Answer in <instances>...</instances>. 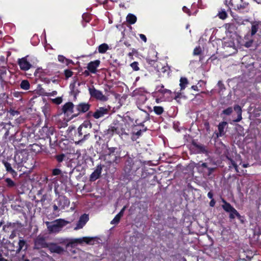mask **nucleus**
Listing matches in <instances>:
<instances>
[{
  "label": "nucleus",
  "instance_id": "nucleus-43",
  "mask_svg": "<svg viewBox=\"0 0 261 261\" xmlns=\"http://www.w3.org/2000/svg\"><path fill=\"white\" fill-rule=\"evenodd\" d=\"M130 66L134 71H137L139 70L140 69V68L139 67V63L138 62L135 61L132 63Z\"/></svg>",
  "mask_w": 261,
  "mask_h": 261
},
{
  "label": "nucleus",
  "instance_id": "nucleus-37",
  "mask_svg": "<svg viewBox=\"0 0 261 261\" xmlns=\"http://www.w3.org/2000/svg\"><path fill=\"white\" fill-rule=\"evenodd\" d=\"M20 87L23 90H29L30 87V85L28 81L23 80L20 84Z\"/></svg>",
  "mask_w": 261,
  "mask_h": 261
},
{
  "label": "nucleus",
  "instance_id": "nucleus-64",
  "mask_svg": "<svg viewBox=\"0 0 261 261\" xmlns=\"http://www.w3.org/2000/svg\"><path fill=\"white\" fill-rule=\"evenodd\" d=\"M0 261H9L7 258H5L2 254H0Z\"/></svg>",
  "mask_w": 261,
  "mask_h": 261
},
{
  "label": "nucleus",
  "instance_id": "nucleus-25",
  "mask_svg": "<svg viewBox=\"0 0 261 261\" xmlns=\"http://www.w3.org/2000/svg\"><path fill=\"white\" fill-rule=\"evenodd\" d=\"M233 110L237 114V118L234 120L235 122H239L242 119V110L241 107L238 105H236L234 106Z\"/></svg>",
  "mask_w": 261,
  "mask_h": 261
},
{
  "label": "nucleus",
  "instance_id": "nucleus-14",
  "mask_svg": "<svg viewBox=\"0 0 261 261\" xmlns=\"http://www.w3.org/2000/svg\"><path fill=\"white\" fill-rule=\"evenodd\" d=\"M47 248L51 253H56L59 254H62L64 251V249L55 243H49Z\"/></svg>",
  "mask_w": 261,
  "mask_h": 261
},
{
  "label": "nucleus",
  "instance_id": "nucleus-55",
  "mask_svg": "<svg viewBox=\"0 0 261 261\" xmlns=\"http://www.w3.org/2000/svg\"><path fill=\"white\" fill-rule=\"evenodd\" d=\"M175 96L174 97V99L176 100L177 101H178V98H179L181 95V93L180 92H174Z\"/></svg>",
  "mask_w": 261,
  "mask_h": 261
},
{
  "label": "nucleus",
  "instance_id": "nucleus-5",
  "mask_svg": "<svg viewBox=\"0 0 261 261\" xmlns=\"http://www.w3.org/2000/svg\"><path fill=\"white\" fill-rule=\"evenodd\" d=\"M40 134L42 138L48 139L50 145H53L51 136H53L55 134V128L53 127H48L44 126L40 131Z\"/></svg>",
  "mask_w": 261,
  "mask_h": 261
},
{
  "label": "nucleus",
  "instance_id": "nucleus-48",
  "mask_svg": "<svg viewBox=\"0 0 261 261\" xmlns=\"http://www.w3.org/2000/svg\"><path fill=\"white\" fill-rule=\"evenodd\" d=\"M202 50L200 46L196 47L193 50L194 55H199L201 54Z\"/></svg>",
  "mask_w": 261,
  "mask_h": 261
},
{
  "label": "nucleus",
  "instance_id": "nucleus-17",
  "mask_svg": "<svg viewBox=\"0 0 261 261\" xmlns=\"http://www.w3.org/2000/svg\"><path fill=\"white\" fill-rule=\"evenodd\" d=\"M100 61L99 60H96L90 62L87 65L88 70L92 73H96L97 71V68L100 65Z\"/></svg>",
  "mask_w": 261,
  "mask_h": 261
},
{
  "label": "nucleus",
  "instance_id": "nucleus-19",
  "mask_svg": "<svg viewBox=\"0 0 261 261\" xmlns=\"http://www.w3.org/2000/svg\"><path fill=\"white\" fill-rule=\"evenodd\" d=\"M48 158L51 160L56 159L58 162L57 167L61 166V163L65 160L66 155L64 153H60L58 154L51 155L50 153H47Z\"/></svg>",
  "mask_w": 261,
  "mask_h": 261
},
{
  "label": "nucleus",
  "instance_id": "nucleus-41",
  "mask_svg": "<svg viewBox=\"0 0 261 261\" xmlns=\"http://www.w3.org/2000/svg\"><path fill=\"white\" fill-rule=\"evenodd\" d=\"M80 126H82V128H85L86 129L88 127L91 128L92 127V124L89 120L84 121Z\"/></svg>",
  "mask_w": 261,
  "mask_h": 261
},
{
  "label": "nucleus",
  "instance_id": "nucleus-44",
  "mask_svg": "<svg viewBox=\"0 0 261 261\" xmlns=\"http://www.w3.org/2000/svg\"><path fill=\"white\" fill-rule=\"evenodd\" d=\"M121 217L118 216L117 214L115 216L114 219L111 221V224H117L119 223L120 220L121 219Z\"/></svg>",
  "mask_w": 261,
  "mask_h": 261
},
{
  "label": "nucleus",
  "instance_id": "nucleus-62",
  "mask_svg": "<svg viewBox=\"0 0 261 261\" xmlns=\"http://www.w3.org/2000/svg\"><path fill=\"white\" fill-rule=\"evenodd\" d=\"M216 204V201L214 199H211L210 202V205L211 207H214Z\"/></svg>",
  "mask_w": 261,
  "mask_h": 261
},
{
  "label": "nucleus",
  "instance_id": "nucleus-11",
  "mask_svg": "<svg viewBox=\"0 0 261 261\" xmlns=\"http://www.w3.org/2000/svg\"><path fill=\"white\" fill-rule=\"evenodd\" d=\"M133 164L128 162L127 164H125L122 173L123 179L124 180H127L128 181L132 179V168Z\"/></svg>",
  "mask_w": 261,
  "mask_h": 261
},
{
  "label": "nucleus",
  "instance_id": "nucleus-38",
  "mask_svg": "<svg viewBox=\"0 0 261 261\" xmlns=\"http://www.w3.org/2000/svg\"><path fill=\"white\" fill-rule=\"evenodd\" d=\"M153 111L156 115H160L164 112V108L161 106H154Z\"/></svg>",
  "mask_w": 261,
  "mask_h": 261
},
{
  "label": "nucleus",
  "instance_id": "nucleus-6",
  "mask_svg": "<svg viewBox=\"0 0 261 261\" xmlns=\"http://www.w3.org/2000/svg\"><path fill=\"white\" fill-rule=\"evenodd\" d=\"M89 92L91 97L97 100H99L103 102L108 100V97L107 96L103 95L101 91L96 89L94 87L89 88Z\"/></svg>",
  "mask_w": 261,
  "mask_h": 261
},
{
  "label": "nucleus",
  "instance_id": "nucleus-61",
  "mask_svg": "<svg viewBox=\"0 0 261 261\" xmlns=\"http://www.w3.org/2000/svg\"><path fill=\"white\" fill-rule=\"evenodd\" d=\"M140 38L143 40L145 42H146L147 41V38L145 36V35H144V34H140Z\"/></svg>",
  "mask_w": 261,
  "mask_h": 261
},
{
  "label": "nucleus",
  "instance_id": "nucleus-35",
  "mask_svg": "<svg viewBox=\"0 0 261 261\" xmlns=\"http://www.w3.org/2000/svg\"><path fill=\"white\" fill-rule=\"evenodd\" d=\"M4 181L6 183V186L8 188H13L16 186V183L10 178H6Z\"/></svg>",
  "mask_w": 261,
  "mask_h": 261
},
{
  "label": "nucleus",
  "instance_id": "nucleus-58",
  "mask_svg": "<svg viewBox=\"0 0 261 261\" xmlns=\"http://www.w3.org/2000/svg\"><path fill=\"white\" fill-rule=\"evenodd\" d=\"M88 113L86 114V118H90L91 117H94V113H93L92 111H88Z\"/></svg>",
  "mask_w": 261,
  "mask_h": 261
},
{
  "label": "nucleus",
  "instance_id": "nucleus-31",
  "mask_svg": "<svg viewBox=\"0 0 261 261\" xmlns=\"http://www.w3.org/2000/svg\"><path fill=\"white\" fill-rule=\"evenodd\" d=\"M86 131H83V128H82V126H79L77 128V135L79 137H82L83 135H84L83 138L79 141L78 143L82 142L87 139V136L89 135V134H87Z\"/></svg>",
  "mask_w": 261,
  "mask_h": 261
},
{
  "label": "nucleus",
  "instance_id": "nucleus-3",
  "mask_svg": "<svg viewBox=\"0 0 261 261\" xmlns=\"http://www.w3.org/2000/svg\"><path fill=\"white\" fill-rule=\"evenodd\" d=\"M68 223V222L65 220L59 219L53 222H46L47 230L49 233H58L61 231L63 227Z\"/></svg>",
  "mask_w": 261,
  "mask_h": 261
},
{
  "label": "nucleus",
  "instance_id": "nucleus-29",
  "mask_svg": "<svg viewBox=\"0 0 261 261\" xmlns=\"http://www.w3.org/2000/svg\"><path fill=\"white\" fill-rule=\"evenodd\" d=\"M179 82V86L180 88V91L184 90L186 88L187 85L189 84V81L187 78L186 77H180Z\"/></svg>",
  "mask_w": 261,
  "mask_h": 261
},
{
  "label": "nucleus",
  "instance_id": "nucleus-28",
  "mask_svg": "<svg viewBox=\"0 0 261 261\" xmlns=\"http://www.w3.org/2000/svg\"><path fill=\"white\" fill-rule=\"evenodd\" d=\"M227 124V123L225 121L221 122L219 124L218 126L219 133L217 134V137H222L225 134L224 129Z\"/></svg>",
  "mask_w": 261,
  "mask_h": 261
},
{
  "label": "nucleus",
  "instance_id": "nucleus-15",
  "mask_svg": "<svg viewBox=\"0 0 261 261\" xmlns=\"http://www.w3.org/2000/svg\"><path fill=\"white\" fill-rule=\"evenodd\" d=\"M28 154L25 151H20L17 152L14 156L16 162H18V164L26 162L28 160Z\"/></svg>",
  "mask_w": 261,
  "mask_h": 261
},
{
  "label": "nucleus",
  "instance_id": "nucleus-7",
  "mask_svg": "<svg viewBox=\"0 0 261 261\" xmlns=\"http://www.w3.org/2000/svg\"><path fill=\"white\" fill-rule=\"evenodd\" d=\"M224 204L222 205L223 209L227 213H229V218L230 220H233L236 218V215L238 213V211L228 202L224 199H222Z\"/></svg>",
  "mask_w": 261,
  "mask_h": 261
},
{
  "label": "nucleus",
  "instance_id": "nucleus-24",
  "mask_svg": "<svg viewBox=\"0 0 261 261\" xmlns=\"http://www.w3.org/2000/svg\"><path fill=\"white\" fill-rule=\"evenodd\" d=\"M3 163L4 164L6 171L11 174L13 177H15L17 175V173L12 169L10 163L7 161H3Z\"/></svg>",
  "mask_w": 261,
  "mask_h": 261
},
{
  "label": "nucleus",
  "instance_id": "nucleus-53",
  "mask_svg": "<svg viewBox=\"0 0 261 261\" xmlns=\"http://www.w3.org/2000/svg\"><path fill=\"white\" fill-rule=\"evenodd\" d=\"M218 86L219 87V88L220 89V90L222 91L223 90H225V86L223 84V83H222V81H219L218 83Z\"/></svg>",
  "mask_w": 261,
  "mask_h": 261
},
{
  "label": "nucleus",
  "instance_id": "nucleus-1",
  "mask_svg": "<svg viewBox=\"0 0 261 261\" xmlns=\"http://www.w3.org/2000/svg\"><path fill=\"white\" fill-rule=\"evenodd\" d=\"M120 147H108V151L103 155L104 161L109 165H118L122 159Z\"/></svg>",
  "mask_w": 261,
  "mask_h": 261
},
{
  "label": "nucleus",
  "instance_id": "nucleus-42",
  "mask_svg": "<svg viewBox=\"0 0 261 261\" xmlns=\"http://www.w3.org/2000/svg\"><path fill=\"white\" fill-rule=\"evenodd\" d=\"M226 158L229 161H230L231 165L235 168L236 170L238 171V166L235 161L228 155H227Z\"/></svg>",
  "mask_w": 261,
  "mask_h": 261
},
{
  "label": "nucleus",
  "instance_id": "nucleus-13",
  "mask_svg": "<svg viewBox=\"0 0 261 261\" xmlns=\"http://www.w3.org/2000/svg\"><path fill=\"white\" fill-rule=\"evenodd\" d=\"M94 240L93 238L85 237L81 238L71 239L68 243V245L72 246L75 244H82L86 243L87 244H90L91 242Z\"/></svg>",
  "mask_w": 261,
  "mask_h": 261
},
{
  "label": "nucleus",
  "instance_id": "nucleus-63",
  "mask_svg": "<svg viewBox=\"0 0 261 261\" xmlns=\"http://www.w3.org/2000/svg\"><path fill=\"white\" fill-rule=\"evenodd\" d=\"M191 89L195 90V91H199V89H198V85H193L192 87H191Z\"/></svg>",
  "mask_w": 261,
  "mask_h": 261
},
{
  "label": "nucleus",
  "instance_id": "nucleus-23",
  "mask_svg": "<svg viewBox=\"0 0 261 261\" xmlns=\"http://www.w3.org/2000/svg\"><path fill=\"white\" fill-rule=\"evenodd\" d=\"M7 72V69L5 67L0 68V83L3 87L7 85V82L4 80Z\"/></svg>",
  "mask_w": 261,
  "mask_h": 261
},
{
  "label": "nucleus",
  "instance_id": "nucleus-33",
  "mask_svg": "<svg viewBox=\"0 0 261 261\" xmlns=\"http://www.w3.org/2000/svg\"><path fill=\"white\" fill-rule=\"evenodd\" d=\"M243 0H230V4L232 9L234 10H238L240 3H242Z\"/></svg>",
  "mask_w": 261,
  "mask_h": 261
},
{
  "label": "nucleus",
  "instance_id": "nucleus-52",
  "mask_svg": "<svg viewBox=\"0 0 261 261\" xmlns=\"http://www.w3.org/2000/svg\"><path fill=\"white\" fill-rule=\"evenodd\" d=\"M53 102L57 105H60L62 102V98L60 97L52 99Z\"/></svg>",
  "mask_w": 261,
  "mask_h": 261
},
{
  "label": "nucleus",
  "instance_id": "nucleus-18",
  "mask_svg": "<svg viewBox=\"0 0 261 261\" xmlns=\"http://www.w3.org/2000/svg\"><path fill=\"white\" fill-rule=\"evenodd\" d=\"M102 166L101 164L98 165L96 166V169L92 173L90 176V180L91 181H94L101 176L102 171Z\"/></svg>",
  "mask_w": 261,
  "mask_h": 261
},
{
  "label": "nucleus",
  "instance_id": "nucleus-8",
  "mask_svg": "<svg viewBox=\"0 0 261 261\" xmlns=\"http://www.w3.org/2000/svg\"><path fill=\"white\" fill-rule=\"evenodd\" d=\"M111 110V107L108 105L103 107H99L94 112V118L98 119L109 114Z\"/></svg>",
  "mask_w": 261,
  "mask_h": 261
},
{
  "label": "nucleus",
  "instance_id": "nucleus-51",
  "mask_svg": "<svg viewBox=\"0 0 261 261\" xmlns=\"http://www.w3.org/2000/svg\"><path fill=\"white\" fill-rule=\"evenodd\" d=\"M58 61L61 63H64L65 61H67V64H68L69 60L65 58V57H64L62 55H59L58 57Z\"/></svg>",
  "mask_w": 261,
  "mask_h": 261
},
{
  "label": "nucleus",
  "instance_id": "nucleus-4",
  "mask_svg": "<svg viewBox=\"0 0 261 261\" xmlns=\"http://www.w3.org/2000/svg\"><path fill=\"white\" fill-rule=\"evenodd\" d=\"M91 104L89 102H81L75 105V113L71 115V118L76 117L81 114L85 113L89 111L91 108Z\"/></svg>",
  "mask_w": 261,
  "mask_h": 261
},
{
  "label": "nucleus",
  "instance_id": "nucleus-36",
  "mask_svg": "<svg viewBox=\"0 0 261 261\" xmlns=\"http://www.w3.org/2000/svg\"><path fill=\"white\" fill-rule=\"evenodd\" d=\"M109 49V46L106 43H103L100 44L98 48V52L100 54L105 53Z\"/></svg>",
  "mask_w": 261,
  "mask_h": 261
},
{
  "label": "nucleus",
  "instance_id": "nucleus-27",
  "mask_svg": "<svg viewBox=\"0 0 261 261\" xmlns=\"http://www.w3.org/2000/svg\"><path fill=\"white\" fill-rule=\"evenodd\" d=\"M156 90L159 93L163 95H171L172 94L171 91L169 89L164 88V86L163 84L156 86Z\"/></svg>",
  "mask_w": 261,
  "mask_h": 261
},
{
  "label": "nucleus",
  "instance_id": "nucleus-47",
  "mask_svg": "<svg viewBox=\"0 0 261 261\" xmlns=\"http://www.w3.org/2000/svg\"><path fill=\"white\" fill-rule=\"evenodd\" d=\"M258 24H253L252 25L251 32V34L252 36L255 35L256 33V32L258 30Z\"/></svg>",
  "mask_w": 261,
  "mask_h": 261
},
{
  "label": "nucleus",
  "instance_id": "nucleus-60",
  "mask_svg": "<svg viewBox=\"0 0 261 261\" xmlns=\"http://www.w3.org/2000/svg\"><path fill=\"white\" fill-rule=\"evenodd\" d=\"M205 85V83L203 81L200 80L199 81L197 85H198V87H202V86H204Z\"/></svg>",
  "mask_w": 261,
  "mask_h": 261
},
{
  "label": "nucleus",
  "instance_id": "nucleus-30",
  "mask_svg": "<svg viewBox=\"0 0 261 261\" xmlns=\"http://www.w3.org/2000/svg\"><path fill=\"white\" fill-rule=\"evenodd\" d=\"M26 242L24 240H19L18 242V247L16 250L17 252H19L21 250H25L27 249Z\"/></svg>",
  "mask_w": 261,
  "mask_h": 261
},
{
  "label": "nucleus",
  "instance_id": "nucleus-59",
  "mask_svg": "<svg viewBox=\"0 0 261 261\" xmlns=\"http://www.w3.org/2000/svg\"><path fill=\"white\" fill-rule=\"evenodd\" d=\"M123 43L127 47H129L131 46V43L129 40H125Z\"/></svg>",
  "mask_w": 261,
  "mask_h": 261
},
{
  "label": "nucleus",
  "instance_id": "nucleus-32",
  "mask_svg": "<svg viewBox=\"0 0 261 261\" xmlns=\"http://www.w3.org/2000/svg\"><path fill=\"white\" fill-rule=\"evenodd\" d=\"M46 74V72L44 69H43L41 67L37 68L35 72L34 75L36 77L42 78V76H44Z\"/></svg>",
  "mask_w": 261,
  "mask_h": 261
},
{
  "label": "nucleus",
  "instance_id": "nucleus-20",
  "mask_svg": "<svg viewBox=\"0 0 261 261\" xmlns=\"http://www.w3.org/2000/svg\"><path fill=\"white\" fill-rule=\"evenodd\" d=\"M89 220V216L88 215L84 214L82 215L80 217L76 223V226L74 228L75 230L79 229L82 228L86 224V223Z\"/></svg>",
  "mask_w": 261,
  "mask_h": 261
},
{
  "label": "nucleus",
  "instance_id": "nucleus-45",
  "mask_svg": "<svg viewBox=\"0 0 261 261\" xmlns=\"http://www.w3.org/2000/svg\"><path fill=\"white\" fill-rule=\"evenodd\" d=\"M73 74V72L69 69H65L64 70V75L65 76L66 79H68V78L71 77Z\"/></svg>",
  "mask_w": 261,
  "mask_h": 261
},
{
  "label": "nucleus",
  "instance_id": "nucleus-34",
  "mask_svg": "<svg viewBox=\"0 0 261 261\" xmlns=\"http://www.w3.org/2000/svg\"><path fill=\"white\" fill-rule=\"evenodd\" d=\"M126 21L130 24H133L137 21V17L135 15L129 13L126 16Z\"/></svg>",
  "mask_w": 261,
  "mask_h": 261
},
{
  "label": "nucleus",
  "instance_id": "nucleus-2",
  "mask_svg": "<svg viewBox=\"0 0 261 261\" xmlns=\"http://www.w3.org/2000/svg\"><path fill=\"white\" fill-rule=\"evenodd\" d=\"M127 122L123 119L121 120H114L108 130V133L111 135L115 134L119 136L124 135L126 134L125 129L127 127Z\"/></svg>",
  "mask_w": 261,
  "mask_h": 261
},
{
  "label": "nucleus",
  "instance_id": "nucleus-40",
  "mask_svg": "<svg viewBox=\"0 0 261 261\" xmlns=\"http://www.w3.org/2000/svg\"><path fill=\"white\" fill-rule=\"evenodd\" d=\"M233 112V108L231 107H228L226 109L222 111L221 115H224L226 116L230 115Z\"/></svg>",
  "mask_w": 261,
  "mask_h": 261
},
{
  "label": "nucleus",
  "instance_id": "nucleus-56",
  "mask_svg": "<svg viewBox=\"0 0 261 261\" xmlns=\"http://www.w3.org/2000/svg\"><path fill=\"white\" fill-rule=\"evenodd\" d=\"M126 206H124L119 212V213L117 214L118 216H119L121 218L123 216L124 212L126 208Z\"/></svg>",
  "mask_w": 261,
  "mask_h": 261
},
{
  "label": "nucleus",
  "instance_id": "nucleus-26",
  "mask_svg": "<svg viewBox=\"0 0 261 261\" xmlns=\"http://www.w3.org/2000/svg\"><path fill=\"white\" fill-rule=\"evenodd\" d=\"M29 147L30 150L35 153H38L42 150V145L37 143L31 144Z\"/></svg>",
  "mask_w": 261,
  "mask_h": 261
},
{
  "label": "nucleus",
  "instance_id": "nucleus-21",
  "mask_svg": "<svg viewBox=\"0 0 261 261\" xmlns=\"http://www.w3.org/2000/svg\"><path fill=\"white\" fill-rule=\"evenodd\" d=\"M138 126H142L143 127L144 126L143 123H140L138 125H135L133 127V135L132 137V139L133 141H136L140 136L142 135V129L137 128Z\"/></svg>",
  "mask_w": 261,
  "mask_h": 261
},
{
  "label": "nucleus",
  "instance_id": "nucleus-57",
  "mask_svg": "<svg viewBox=\"0 0 261 261\" xmlns=\"http://www.w3.org/2000/svg\"><path fill=\"white\" fill-rule=\"evenodd\" d=\"M216 169V168L208 167V175H210Z\"/></svg>",
  "mask_w": 261,
  "mask_h": 261
},
{
  "label": "nucleus",
  "instance_id": "nucleus-10",
  "mask_svg": "<svg viewBox=\"0 0 261 261\" xmlns=\"http://www.w3.org/2000/svg\"><path fill=\"white\" fill-rule=\"evenodd\" d=\"M48 244L44 237L38 236L34 241V248L37 250L46 248H47Z\"/></svg>",
  "mask_w": 261,
  "mask_h": 261
},
{
  "label": "nucleus",
  "instance_id": "nucleus-16",
  "mask_svg": "<svg viewBox=\"0 0 261 261\" xmlns=\"http://www.w3.org/2000/svg\"><path fill=\"white\" fill-rule=\"evenodd\" d=\"M58 205L60 209L63 210L69 206L70 201L65 196H61L57 200Z\"/></svg>",
  "mask_w": 261,
  "mask_h": 261
},
{
  "label": "nucleus",
  "instance_id": "nucleus-49",
  "mask_svg": "<svg viewBox=\"0 0 261 261\" xmlns=\"http://www.w3.org/2000/svg\"><path fill=\"white\" fill-rule=\"evenodd\" d=\"M9 113H10V116H18L19 115L20 112L17 110H15L13 109H10L9 111Z\"/></svg>",
  "mask_w": 261,
  "mask_h": 261
},
{
  "label": "nucleus",
  "instance_id": "nucleus-12",
  "mask_svg": "<svg viewBox=\"0 0 261 261\" xmlns=\"http://www.w3.org/2000/svg\"><path fill=\"white\" fill-rule=\"evenodd\" d=\"M74 109L75 105L72 102H67L63 106L62 111L64 114L69 115L75 113Z\"/></svg>",
  "mask_w": 261,
  "mask_h": 261
},
{
  "label": "nucleus",
  "instance_id": "nucleus-54",
  "mask_svg": "<svg viewBox=\"0 0 261 261\" xmlns=\"http://www.w3.org/2000/svg\"><path fill=\"white\" fill-rule=\"evenodd\" d=\"M182 9V11L185 13H187L189 16H191L192 15L190 10L187 7L184 6Z\"/></svg>",
  "mask_w": 261,
  "mask_h": 261
},
{
  "label": "nucleus",
  "instance_id": "nucleus-46",
  "mask_svg": "<svg viewBox=\"0 0 261 261\" xmlns=\"http://www.w3.org/2000/svg\"><path fill=\"white\" fill-rule=\"evenodd\" d=\"M219 17L221 19H225L227 17V14L225 10L220 12L218 14Z\"/></svg>",
  "mask_w": 261,
  "mask_h": 261
},
{
  "label": "nucleus",
  "instance_id": "nucleus-9",
  "mask_svg": "<svg viewBox=\"0 0 261 261\" xmlns=\"http://www.w3.org/2000/svg\"><path fill=\"white\" fill-rule=\"evenodd\" d=\"M28 58L29 56H27L21 59H18L17 63L21 70L27 71L32 67V65L28 59Z\"/></svg>",
  "mask_w": 261,
  "mask_h": 261
},
{
  "label": "nucleus",
  "instance_id": "nucleus-50",
  "mask_svg": "<svg viewBox=\"0 0 261 261\" xmlns=\"http://www.w3.org/2000/svg\"><path fill=\"white\" fill-rule=\"evenodd\" d=\"M61 173V170L59 168H55L52 170V175L54 176L59 175Z\"/></svg>",
  "mask_w": 261,
  "mask_h": 261
},
{
  "label": "nucleus",
  "instance_id": "nucleus-39",
  "mask_svg": "<svg viewBox=\"0 0 261 261\" xmlns=\"http://www.w3.org/2000/svg\"><path fill=\"white\" fill-rule=\"evenodd\" d=\"M248 3L246 2H244V0H243L242 3H240L239 9H238V11H239L240 12H243L244 11L245 9L248 7Z\"/></svg>",
  "mask_w": 261,
  "mask_h": 261
},
{
  "label": "nucleus",
  "instance_id": "nucleus-22",
  "mask_svg": "<svg viewBox=\"0 0 261 261\" xmlns=\"http://www.w3.org/2000/svg\"><path fill=\"white\" fill-rule=\"evenodd\" d=\"M192 145L196 149L197 153H207V150L203 145L198 144L194 140L192 141Z\"/></svg>",
  "mask_w": 261,
  "mask_h": 261
}]
</instances>
